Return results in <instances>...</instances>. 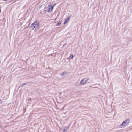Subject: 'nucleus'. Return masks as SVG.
<instances>
[{"mask_svg":"<svg viewBox=\"0 0 132 132\" xmlns=\"http://www.w3.org/2000/svg\"><path fill=\"white\" fill-rule=\"evenodd\" d=\"M65 45V44H64V45H63V46H64Z\"/></svg>","mask_w":132,"mask_h":132,"instance_id":"4468645a","label":"nucleus"},{"mask_svg":"<svg viewBox=\"0 0 132 132\" xmlns=\"http://www.w3.org/2000/svg\"><path fill=\"white\" fill-rule=\"evenodd\" d=\"M4 1H6V0H3Z\"/></svg>","mask_w":132,"mask_h":132,"instance_id":"ddd939ff","label":"nucleus"},{"mask_svg":"<svg viewBox=\"0 0 132 132\" xmlns=\"http://www.w3.org/2000/svg\"><path fill=\"white\" fill-rule=\"evenodd\" d=\"M61 23L60 22H59L56 24L57 26H58L61 24Z\"/></svg>","mask_w":132,"mask_h":132,"instance_id":"6e6552de","label":"nucleus"},{"mask_svg":"<svg viewBox=\"0 0 132 132\" xmlns=\"http://www.w3.org/2000/svg\"><path fill=\"white\" fill-rule=\"evenodd\" d=\"M69 128V127L68 126H66L64 128V130L63 131V132H65V131H67L68 130V129Z\"/></svg>","mask_w":132,"mask_h":132,"instance_id":"39448f33","label":"nucleus"},{"mask_svg":"<svg viewBox=\"0 0 132 132\" xmlns=\"http://www.w3.org/2000/svg\"><path fill=\"white\" fill-rule=\"evenodd\" d=\"M66 23H67V21H65L64 22V24H65Z\"/></svg>","mask_w":132,"mask_h":132,"instance_id":"f8f14e48","label":"nucleus"},{"mask_svg":"<svg viewBox=\"0 0 132 132\" xmlns=\"http://www.w3.org/2000/svg\"><path fill=\"white\" fill-rule=\"evenodd\" d=\"M73 55H70V57L71 59H72L73 58Z\"/></svg>","mask_w":132,"mask_h":132,"instance_id":"0eeeda50","label":"nucleus"},{"mask_svg":"<svg viewBox=\"0 0 132 132\" xmlns=\"http://www.w3.org/2000/svg\"><path fill=\"white\" fill-rule=\"evenodd\" d=\"M129 119H127L125 120L120 125V126H124L128 125L129 123Z\"/></svg>","mask_w":132,"mask_h":132,"instance_id":"f03ea898","label":"nucleus"},{"mask_svg":"<svg viewBox=\"0 0 132 132\" xmlns=\"http://www.w3.org/2000/svg\"><path fill=\"white\" fill-rule=\"evenodd\" d=\"M131 69H132V67H131Z\"/></svg>","mask_w":132,"mask_h":132,"instance_id":"dca6fc26","label":"nucleus"},{"mask_svg":"<svg viewBox=\"0 0 132 132\" xmlns=\"http://www.w3.org/2000/svg\"><path fill=\"white\" fill-rule=\"evenodd\" d=\"M46 7H45L44 9V11H46Z\"/></svg>","mask_w":132,"mask_h":132,"instance_id":"9b49d317","label":"nucleus"},{"mask_svg":"<svg viewBox=\"0 0 132 132\" xmlns=\"http://www.w3.org/2000/svg\"><path fill=\"white\" fill-rule=\"evenodd\" d=\"M26 85V84L25 83H23L22 84L21 86H20V87H23Z\"/></svg>","mask_w":132,"mask_h":132,"instance_id":"423d86ee","label":"nucleus"},{"mask_svg":"<svg viewBox=\"0 0 132 132\" xmlns=\"http://www.w3.org/2000/svg\"><path fill=\"white\" fill-rule=\"evenodd\" d=\"M88 78L87 79L86 78H84L80 81V84L81 85L84 84L86 83L87 81L88 80Z\"/></svg>","mask_w":132,"mask_h":132,"instance_id":"7ed1b4c3","label":"nucleus"},{"mask_svg":"<svg viewBox=\"0 0 132 132\" xmlns=\"http://www.w3.org/2000/svg\"><path fill=\"white\" fill-rule=\"evenodd\" d=\"M70 18V17H69L68 19H66L65 21H68V20H69Z\"/></svg>","mask_w":132,"mask_h":132,"instance_id":"1a4fd4ad","label":"nucleus"},{"mask_svg":"<svg viewBox=\"0 0 132 132\" xmlns=\"http://www.w3.org/2000/svg\"><path fill=\"white\" fill-rule=\"evenodd\" d=\"M49 8H48V11L50 12L52 11L53 9V6H52L51 4L48 5Z\"/></svg>","mask_w":132,"mask_h":132,"instance_id":"20e7f679","label":"nucleus"},{"mask_svg":"<svg viewBox=\"0 0 132 132\" xmlns=\"http://www.w3.org/2000/svg\"><path fill=\"white\" fill-rule=\"evenodd\" d=\"M64 72L61 73V75L62 76H63L64 75Z\"/></svg>","mask_w":132,"mask_h":132,"instance_id":"9d476101","label":"nucleus"},{"mask_svg":"<svg viewBox=\"0 0 132 132\" xmlns=\"http://www.w3.org/2000/svg\"><path fill=\"white\" fill-rule=\"evenodd\" d=\"M39 23L38 22L35 21L31 25L30 27L32 30L35 31L39 27Z\"/></svg>","mask_w":132,"mask_h":132,"instance_id":"f257e3e1","label":"nucleus"},{"mask_svg":"<svg viewBox=\"0 0 132 132\" xmlns=\"http://www.w3.org/2000/svg\"><path fill=\"white\" fill-rule=\"evenodd\" d=\"M1 101V100L0 99V101Z\"/></svg>","mask_w":132,"mask_h":132,"instance_id":"2eb2a0df","label":"nucleus"}]
</instances>
